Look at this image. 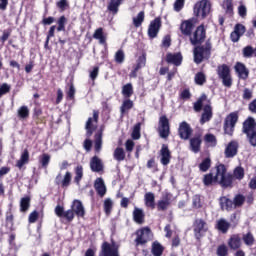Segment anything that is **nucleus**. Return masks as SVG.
<instances>
[{
	"label": "nucleus",
	"mask_w": 256,
	"mask_h": 256,
	"mask_svg": "<svg viewBox=\"0 0 256 256\" xmlns=\"http://www.w3.org/2000/svg\"><path fill=\"white\" fill-rule=\"evenodd\" d=\"M193 109L196 113H201L200 124L205 125L213 119V106H211V99L207 98V94H201L196 102L193 103Z\"/></svg>",
	"instance_id": "1"
},
{
	"label": "nucleus",
	"mask_w": 256,
	"mask_h": 256,
	"mask_svg": "<svg viewBox=\"0 0 256 256\" xmlns=\"http://www.w3.org/2000/svg\"><path fill=\"white\" fill-rule=\"evenodd\" d=\"M212 49L213 44L211 43V39L206 40L205 45L198 44L195 46L193 50L194 63H196V65H201L203 61H209V59H211Z\"/></svg>",
	"instance_id": "2"
},
{
	"label": "nucleus",
	"mask_w": 256,
	"mask_h": 256,
	"mask_svg": "<svg viewBox=\"0 0 256 256\" xmlns=\"http://www.w3.org/2000/svg\"><path fill=\"white\" fill-rule=\"evenodd\" d=\"M242 133L251 147H256V120L253 116L247 117L242 123Z\"/></svg>",
	"instance_id": "3"
},
{
	"label": "nucleus",
	"mask_w": 256,
	"mask_h": 256,
	"mask_svg": "<svg viewBox=\"0 0 256 256\" xmlns=\"http://www.w3.org/2000/svg\"><path fill=\"white\" fill-rule=\"evenodd\" d=\"M218 176V185L223 189H229L233 187V174L227 173V167L225 164H218L215 167Z\"/></svg>",
	"instance_id": "4"
},
{
	"label": "nucleus",
	"mask_w": 256,
	"mask_h": 256,
	"mask_svg": "<svg viewBox=\"0 0 256 256\" xmlns=\"http://www.w3.org/2000/svg\"><path fill=\"white\" fill-rule=\"evenodd\" d=\"M210 13H211V1L200 0L195 3L193 7L194 17H196L200 21H203L204 19H207V17H209Z\"/></svg>",
	"instance_id": "5"
},
{
	"label": "nucleus",
	"mask_w": 256,
	"mask_h": 256,
	"mask_svg": "<svg viewBox=\"0 0 256 256\" xmlns=\"http://www.w3.org/2000/svg\"><path fill=\"white\" fill-rule=\"evenodd\" d=\"M239 122V113L238 112H231L228 114L224 119L223 130L224 135H229V137H233L235 133V127Z\"/></svg>",
	"instance_id": "6"
},
{
	"label": "nucleus",
	"mask_w": 256,
	"mask_h": 256,
	"mask_svg": "<svg viewBox=\"0 0 256 256\" xmlns=\"http://www.w3.org/2000/svg\"><path fill=\"white\" fill-rule=\"evenodd\" d=\"M136 238L134 240V243L136 247L147 245L149 241H153V231H151V228L149 227H143L135 232Z\"/></svg>",
	"instance_id": "7"
},
{
	"label": "nucleus",
	"mask_w": 256,
	"mask_h": 256,
	"mask_svg": "<svg viewBox=\"0 0 256 256\" xmlns=\"http://www.w3.org/2000/svg\"><path fill=\"white\" fill-rule=\"evenodd\" d=\"M216 73L221 79L224 87H231L233 85V78L231 77V68L227 64H221L217 67Z\"/></svg>",
	"instance_id": "8"
},
{
	"label": "nucleus",
	"mask_w": 256,
	"mask_h": 256,
	"mask_svg": "<svg viewBox=\"0 0 256 256\" xmlns=\"http://www.w3.org/2000/svg\"><path fill=\"white\" fill-rule=\"evenodd\" d=\"M158 134L161 139H169V135H171V124L169 123L167 115L159 117Z\"/></svg>",
	"instance_id": "9"
},
{
	"label": "nucleus",
	"mask_w": 256,
	"mask_h": 256,
	"mask_svg": "<svg viewBox=\"0 0 256 256\" xmlns=\"http://www.w3.org/2000/svg\"><path fill=\"white\" fill-rule=\"evenodd\" d=\"M98 256H120L119 245H117L115 241H112V243L104 241Z\"/></svg>",
	"instance_id": "10"
},
{
	"label": "nucleus",
	"mask_w": 256,
	"mask_h": 256,
	"mask_svg": "<svg viewBox=\"0 0 256 256\" xmlns=\"http://www.w3.org/2000/svg\"><path fill=\"white\" fill-rule=\"evenodd\" d=\"M207 37V30L205 29V25L201 24L196 28L193 35L190 36L191 45L197 46L202 45Z\"/></svg>",
	"instance_id": "11"
},
{
	"label": "nucleus",
	"mask_w": 256,
	"mask_h": 256,
	"mask_svg": "<svg viewBox=\"0 0 256 256\" xmlns=\"http://www.w3.org/2000/svg\"><path fill=\"white\" fill-rule=\"evenodd\" d=\"M71 181H73V174L70 171H67L64 176L59 172L54 179V184L60 189H69Z\"/></svg>",
	"instance_id": "12"
},
{
	"label": "nucleus",
	"mask_w": 256,
	"mask_h": 256,
	"mask_svg": "<svg viewBox=\"0 0 256 256\" xmlns=\"http://www.w3.org/2000/svg\"><path fill=\"white\" fill-rule=\"evenodd\" d=\"M193 231L195 238L198 240L201 239V237H203V233H207V231H209L207 221L203 218L195 219L193 223Z\"/></svg>",
	"instance_id": "13"
},
{
	"label": "nucleus",
	"mask_w": 256,
	"mask_h": 256,
	"mask_svg": "<svg viewBox=\"0 0 256 256\" xmlns=\"http://www.w3.org/2000/svg\"><path fill=\"white\" fill-rule=\"evenodd\" d=\"M161 27H162L161 17H156L149 24L148 37L150 39H155V37L159 35V31H161Z\"/></svg>",
	"instance_id": "14"
},
{
	"label": "nucleus",
	"mask_w": 256,
	"mask_h": 256,
	"mask_svg": "<svg viewBox=\"0 0 256 256\" xmlns=\"http://www.w3.org/2000/svg\"><path fill=\"white\" fill-rule=\"evenodd\" d=\"M190 151L192 153H201V145H203V134L198 133L189 138Z\"/></svg>",
	"instance_id": "15"
},
{
	"label": "nucleus",
	"mask_w": 256,
	"mask_h": 256,
	"mask_svg": "<svg viewBox=\"0 0 256 256\" xmlns=\"http://www.w3.org/2000/svg\"><path fill=\"white\" fill-rule=\"evenodd\" d=\"M178 135L183 141H188V139H191V135H193V128H191L189 123L183 121L179 124Z\"/></svg>",
	"instance_id": "16"
},
{
	"label": "nucleus",
	"mask_w": 256,
	"mask_h": 256,
	"mask_svg": "<svg viewBox=\"0 0 256 256\" xmlns=\"http://www.w3.org/2000/svg\"><path fill=\"white\" fill-rule=\"evenodd\" d=\"M245 31H247L245 25L239 23L236 24L234 30L230 33V40L232 43H239L241 37L245 35Z\"/></svg>",
	"instance_id": "17"
},
{
	"label": "nucleus",
	"mask_w": 256,
	"mask_h": 256,
	"mask_svg": "<svg viewBox=\"0 0 256 256\" xmlns=\"http://www.w3.org/2000/svg\"><path fill=\"white\" fill-rule=\"evenodd\" d=\"M165 61L166 63H168V65H175V67H179L183 63V55L181 54V52H168L166 54Z\"/></svg>",
	"instance_id": "18"
},
{
	"label": "nucleus",
	"mask_w": 256,
	"mask_h": 256,
	"mask_svg": "<svg viewBox=\"0 0 256 256\" xmlns=\"http://www.w3.org/2000/svg\"><path fill=\"white\" fill-rule=\"evenodd\" d=\"M32 119L36 125H43L47 123V117L43 115V108L36 106L33 108Z\"/></svg>",
	"instance_id": "19"
},
{
	"label": "nucleus",
	"mask_w": 256,
	"mask_h": 256,
	"mask_svg": "<svg viewBox=\"0 0 256 256\" xmlns=\"http://www.w3.org/2000/svg\"><path fill=\"white\" fill-rule=\"evenodd\" d=\"M171 150H169V145L162 144L160 149V163L161 165L167 166L171 163Z\"/></svg>",
	"instance_id": "20"
},
{
	"label": "nucleus",
	"mask_w": 256,
	"mask_h": 256,
	"mask_svg": "<svg viewBox=\"0 0 256 256\" xmlns=\"http://www.w3.org/2000/svg\"><path fill=\"white\" fill-rule=\"evenodd\" d=\"M235 73H237L239 79H243V81H246V79H249V69L247 66H245L242 62H236L234 66Z\"/></svg>",
	"instance_id": "21"
},
{
	"label": "nucleus",
	"mask_w": 256,
	"mask_h": 256,
	"mask_svg": "<svg viewBox=\"0 0 256 256\" xmlns=\"http://www.w3.org/2000/svg\"><path fill=\"white\" fill-rule=\"evenodd\" d=\"M194 28L195 24H193V20L191 19L182 21L180 25V31L185 37H191Z\"/></svg>",
	"instance_id": "22"
},
{
	"label": "nucleus",
	"mask_w": 256,
	"mask_h": 256,
	"mask_svg": "<svg viewBox=\"0 0 256 256\" xmlns=\"http://www.w3.org/2000/svg\"><path fill=\"white\" fill-rule=\"evenodd\" d=\"M238 149L239 143L233 140L230 141L224 151L226 159H232V157H235V155H237Z\"/></svg>",
	"instance_id": "23"
},
{
	"label": "nucleus",
	"mask_w": 256,
	"mask_h": 256,
	"mask_svg": "<svg viewBox=\"0 0 256 256\" xmlns=\"http://www.w3.org/2000/svg\"><path fill=\"white\" fill-rule=\"evenodd\" d=\"M94 189L101 199L107 195V186H105V181H103V178H96L94 181Z\"/></svg>",
	"instance_id": "24"
},
{
	"label": "nucleus",
	"mask_w": 256,
	"mask_h": 256,
	"mask_svg": "<svg viewBox=\"0 0 256 256\" xmlns=\"http://www.w3.org/2000/svg\"><path fill=\"white\" fill-rule=\"evenodd\" d=\"M171 207V194H165L161 200L157 201V211H167Z\"/></svg>",
	"instance_id": "25"
},
{
	"label": "nucleus",
	"mask_w": 256,
	"mask_h": 256,
	"mask_svg": "<svg viewBox=\"0 0 256 256\" xmlns=\"http://www.w3.org/2000/svg\"><path fill=\"white\" fill-rule=\"evenodd\" d=\"M219 176H217V170L216 174L213 175L212 172L205 174L202 179V183L205 187H213V185H218Z\"/></svg>",
	"instance_id": "26"
},
{
	"label": "nucleus",
	"mask_w": 256,
	"mask_h": 256,
	"mask_svg": "<svg viewBox=\"0 0 256 256\" xmlns=\"http://www.w3.org/2000/svg\"><path fill=\"white\" fill-rule=\"evenodd\" d=\"M241 235L240 234H233L228 239V247L232 249V251H237V249H241Z\"/></svg>",
	"instance_id": "27"
},
{
	"label": "nucleus",
	"mask_w": 256,
	"mask_h": 256,
	"mask_svg": "<svg viewBox=\"0 0 256 256\" xmlns=\"http://www.w3.org/2000/svg\"><path fill=\"white\" fill-rule=\"evenodd\" d=\"M71 209L78 218L85 217V207H83L81 200H74Z\"/></svg>",
	"instance_id": "28"
},
{
	"label": "nucleus",
	"mask_w": 256,
	"mask_h": 256,
	"mask_svg": "<svg viewBox=\"0 0 256 256\" xmlns=\"http://www.w3.org/2000/svg\"><path fill=\"white\" fill-rule=\"evenodd\" d=\"M90 169L93 173H101L103 171V162L98 156H93L90 160Z\"/></svg>",
	"instance_id": "29"
},
{
	"label": "nucleus",
	"mask_w": 256,
	"mask_h": 256,
	"mask_svg": "<svg viewBox=\"0 0 256 256\" xmlns=\"http://www.w3.org/2000/svg\"><path fill=\"white\" fill-rule=\"evenodd\" d=\"M215 229H217L218 231H220V233H223V235H225L229 231V229H231V223H229L224 218H220L216 222Z\"/></svg>",
	"instance_id": "30"
},
{
	"label": "nucleus",
	"mask_w": 256,
	"mask_h": 256,
	"mask_svg": "<svg viewBox=\"0 0 256 256\" xmlns=\"http://www.w3.org/2000/svg\"><path fill=\"white\" fill-rule=\"evenodd\" d=\"M133 220L135 223H138V225H143V223H145V212H143V209L137 207L134 208Z\"/></svg>",
	"instance_id": "31"
},
{
	"label": "nucleus",
	"mask_w": 256,
	"mask_h": 256,
	"mask_svg": "<svg viewBox=\"0 0 256 256\" xmlns=\"http://www.w3.org/2000/svg\"><path fill=\"white\" fill-rule=\"evenodd\" d=\"M123 3V0H110V3L107 5V11L111 13V15H117L119 13V7H121V4Z\"/></svg>",
	"instance_id": "32"
},
{
	"label": "nucleus",
	"mask_w": 256,
	"mask_h": 256,
	"mask_svg": "<svg viewBox=\"0 0 256 256\" xmlns=\"http://www.w3.org/2000/svg\"><path fill=\"white\" fill-rule=\"evenodd\" d=\"M219 204H220V207L223 210H226V211H232L233 210V201L229 198H227L226 196H222L219 198Z\"/></svg>",
	"instance_id": "33"
},
{
	"label": "nucleus",
	"mask_w": 256,
	"mask_h": 256,
	"mask_svg": "<svg viewBox=\"0 0 256 256\" xmlns=\"http://www.w3.org/2000/svg\"><path fill=\"white\" fill-rule=\"evenodd\" d=\"M93 39H97L100 45H107V35L103 32V28L100 27L95 30L93 34Z\"/></svg>",
	"instance_id": "34"
},
{
	"label": "nucleus",
	"mask_w": 256,
	"mask_h": 256,
	"mask_svg": "<svg viewBox=\"0 0 256 256\" xmlns=\"http://www.w3.org/2000/svg\"><path fill=\"white\" fill-rule=\"evenodd\" d=\"M27 163H29V150L28 149H24V151L22 152L20 159L17 160L16 162V167L18 169H23L24 165H27Z\"/></svg>",
	"instance_id": "35"
},
{
	"label": "nucleus",
	"mask_w": 256,
	"mask_h": 256,
	"mask_svg": "<svg viewBox=\"0 0 256 256\" xmlns=\"http://www.w3.org/2000/svg\"><path fill=\"white\" fill-rule=\"evenodd\" d=\"M144 203L148 209H155V194L148 192L144 195Z\"/></svg>",
	"instance_id": "36"
},
{
	"label": "nucleus",
	"mask_w": 256,
	"mask_h": 256,
	"mask_svg": "<svg viewBox=\"0 0 256 256\" xmlns=\"http://www.w3.org/2000/svg\"><path fill=\"white\" fill-rule=\"evenodd\" d=\"M222 8L225 10V13L228 15V17H233L235 15L233 0H224Z\"/></svg>",
	"instance_id": "37"
},
{
	"label": "nucleus",
	"mask_w": 256,
	"mask_h": 256,
	"mask_svg": "<svg viewBox=\"0 0 256 256\" xmlns=\"http://www.w3.org/2000/svg\"><path fill=\"white\" fill-rule=\"evenodd\" d=\"M242 241L246 247H253L255 245V236L251 231H248L246 234L242 235Z\"/></svg>",
	"instance_id": "38"
},
{
	"label": "nucleus",
	"mask_w": 256,
	"mask_h": 256,
	"mask_svg": "<svg viewBox=\"0 0 256 256\" xmlns=\"http://www.w3.org/2000/svg\"><path fill=\"white\" fill-rule=\"evenodd\" d=\"M31 207V196H25L20 200V211L21 213H27Z\"/></svg>",
	"instance_id": "39"
},
{
	"label": "nucleus",
	"mask_w": 256,
	"mask_h": 256,
	"mask_svg": "<svg viewBox=\"0 0 256 256\" xmlns=\"http://www.w3.org/2000/svg\"><path fill=\"white\" fill-rule=\"evenodd\" d=\"M133 105H134L133 101L131 99H129V98H126L122 102V105L120 106V113H121L122 117L128 111H131V108L133 107Z\"/></svg>",
	"instance_id": "40"
},
{
	"label": "nucleus",
	"mask_w": 256,
	"mask_h": 256,
	"mask_svg": "<svg viewBox=\"0 0 256 256\" xmlns=\"http://www.w3.org/2000/svg\"><path fill=\"white\" fill-rule=\"evenodd\" d=\"M6 225H10L9 231H15V216L11 210L6 212Z\"/></svg>",
	"instance_id": "41"
},
{
	"label": "nucleus",
	"mask_w": 256,
	"mask_h": 256,
	"mask_svg": "<svg viewBox=\"0 0 256 256\" xmlns=\"http://www.w3.org/2000/svg\"><path fill=\"white\" fill-rule=\"evenodd\" d=\"M17 115H18V118L21 120L29 119V115H30L29 107L25 105L21 106L17 110Z\"/></svg>",
	"instance_id": "42"
},
{
	"label": "nucleus",
	"mask_w": 256,
	"mask_h": 256,
	"mask_svg": "<svg viewBox=\"0 0 256 256\" xmlns=\"http://www.w3.org/2000/svg\"><path fill=\"white\" fill-rule=\"evenodd\" d=\"M39 163L41 164L42 169H47L49 167V163H51V155L43 153L39 156Z\"/></svg>",
	"instance_id": "43"
},
{
	"label": "nucleus",
	"mask_w": 256,
	"mask_h": 256,
	"mask_svg": "<svg viewBox=\"0 0 256 256\" xmlns=\"http://www.w3.org/2000/svg\"><path fill=\"white\" fill-rule=\"evenodd\" d=\"M122 95L125 99H130L133 97V84L127 83L122 87Z\"/></svg>",
	"instance_id": "44"
},
{
	"label": "nucleus",
	"mask_w": 256,
	"mask_h": 256,
	"mask_svg": "<svg viewBox=\"0 0 256 256\" xmlns=\"http://www.w3.org/2000/svg\"><path fill=\"white\" fill-rule=\"evenodd\" d=\"M163 251H165V248L163 247V245H161V243L153 242V244H152V255L162 256Z\"/></svg>",
	"instance_id": "45"
},
{
	"label": "nucleus",
	"mask_w": 256,
	"mask_h": 256,
	"mask_svg": "<svg viewBox=\"0 0 256 256\" xmlns=\"http://www.w3.org/2000/svg\"><path fill=\"white\" fill-rule=\"evenodd\" d=\"M204 141L210 147H217V137L212 133L205 134Z\"/></svg>",
	"instance_id": "46"
},
{
	"label": "nucleus",
	"mask_w": 256,
	"mask_h": 256,
	"mask_svg": "<svg viewBox=\"0 0 256 256\" xmlns=\"http://www.w3.org/2000/svg\"><path fill=\"white\" fill-rule=\"evenodd\" d=\"M194 81L196 85L203 86L207 83V76L204 72H197L194 77Z\"/></svg>",
	"instance_id": "47"
},
{
	"label": "nucleus",
	"mask_w": 256,
	"mask_h": 256,
	"mask_svg": "<svg viewBox=\"0 0 256 256\" xmlns=\"http://www.w3.org/2000/svg\"><path fill=\"white\" fill-rule=\"evenodd\" d=\"M143 21H145V11H140L137 14V17L133 18V25L136 28L141 27V25H143Z\"/></svg>",
	"instance_id": "48"
},
{
	"label": "nucleus",
	"mask_w": 256,
	"mask_h": 256,
	"mask_svg": "<svg viewBox=\"0 0 256 256\" xmlns=\"http://www.w3.org/2000/svg\"><path fill=\"white\" fill-rule=\"evenodd\" d=\"M113 157L115 161H119V162L125 161V150L121 147H117L114 150Z\"/></svg>",
	"instance_id": "49"
},
{
	"label": "nucleus",
	"mask_w": 256,
	"mask_h": 256,
	"mask_svg": "<svg viewBox=\"0 0 256 256\" xmlns=\"http://www.w3.org/2000/svg\"><path fill=\"white\" fill-rule=\"evenodd\" d=\"M246 198L243 194H236L234 196V199L232 201L234 207H243V205L245 204Z\"/></svg>",
	"instance_id": "50"
},
{
	"label": "nucleus",
	"mask_w": 256,
	"mask_h": 256,
	"mask_svg": "<svg viewBox=\"0 0 256 256\" xmlns=\"http://www.w3.org/2000/svg\"><path fill=\"white\" fill-rule=\"evenodd\" d=\"M236 178L241 181L245 178V169L241 166H237L233 171V179Z\"/></svg>",
	"instance_id": "51"
},
{
	"label": "nucleus",
	"mask_w": 256,
	"mask_h": 256,
	"mask_svg": "<svg viewBox=\"0 0 256 256\" xmlns=\"http://www.w3.org/2000/svg\"><path fill=\"white\" fill-rule=\"evenodd\" d=\"M131 137L134 141L141 139V123L140 122L134 125Z\"/></svg>",
	"instance_id": "52"
},
{
	"label": "nucleus",
	"mask_w": 256,
	"mask_h": 256,
	"mask_svg": "<svg viewBox=\"0 0 256 256\" xmlns=\"http://www.w3.org/2000/svg\"><path fill=\"white\" fill-rule=\"evenodd\" d=\"M81 179H83V166L78 165L75 168L74 183H76V185H79V183H81Z\"/></svg>",
	"instance_id": "53"
},
{
	"label": "nucleus",
	"mask_w": 256,
	"mask_h": 256,
	"mask_svg": "<svg viewBox=\"0 0 256 256\" xmlns=\"http://www.w3.org/2000/svg\"><path fill=\"white\" fill-rule=\"evenodd\" d=\"M211 169V158L207 157L199 164V170L202 173H207V170Z\"/></svg>",
	"instance_id": "54"
},
{
	"label": "nucleus",
	"mask_w": 256,
	"mask_h": 256,
	"mask_svg": "<svg viewBox=\"0 0 256 256\" xmlns=\"http://www.w3.org/2000/svg\"><path fill=\"white\" fill-rule=\"evenodd\" d=\"M254 53L255 49L251 45H248L242 49V55L245 59H251Z\"/></svg>",
	"instance_id": "55"
},
{
	"label": "nucleus",
	"mask_w": 256,
	"mask_h": 256,
	"mask_svg": "<svg viewBox=\"0 0 256 256\" xmlns=\"http://www.w3.org/2000/svg\"><path fill=\"white\" fill-rule=\"evenodd\" d=\"M85 129H86V136L87 137H91V135H93L94 131H95V127H93V118H88L86 125H85Z\"/></svg>",
	"instance_id": "56"
},
{
	"label": "nucleus",
	"mask_w": 256,
	"mask_h": 256,
	"mask_svg": "<svg viewBox=\"0 0 256 256\" xmlns=\"http://www.w3.org/2000/svg\"><path fill=\"white\" fill-rule=\"evenodd\" d=\"M57 27L56 30L58 32L65 31V25H67V17L65 15H62L57 20Z\"/></svg>",
	"instance_id": "57"
},
{
	"label": "nucleus",
	"mask_w": 256,
	"mask_h": 256,
	"mask_svg": "<svg viewBox=\"0 0 256 256\" xmlns=\"http://www.w3.org/2000/svg\"><path fill=\"white\" fill-rule=\"evenodd\" d=\"M147 65V54L143 53L141 56L138 57L136 60V68L143 69Z\"/></svg>",
	"instance_id": "58"
},
{
	"label": "nucleus",
	"mask_w": 256,
	"mask_h": 256,
	"mask_svg": "<svg viewBox=\"0 0 256 256\" xmlns=\"http://www.w3.org/2000/svg\"><path fill=\"white\" fill-rule=\"evenodd\" d=\"M111 211H113V200L107 198L104 200V213L105 215H111Z\"/></svg>",
	"instance_id": "59"
},
{
	"label": "nucleus",
	"mask_w": 256,
	"mask_h": 256,
	"mask_svg": "<svg viewBox=\"0 0 256 256\" xmlns=\"http://www.w3.org/2000/svg\"><path fill=\"white\" fill-rule=\"evenodd\" d=\"M216 255L218 256H227L229 255V248L225 244H221L217 247Z\"/></svg>",
	"instance_id": "60"
},
{
	"label": "nucleus",
	"mask_w": 256,
	"mask_h": 256,
	"mask_svg": "<svg viewBox=\"0 0 256 256\" xmlns=\"http://www.w3.org/2000/svg\"><path fill=\"white\" fill-rule=\"evenodd\" d=\"M56 7L60 9L61 13H63V11H67V9H69V1L59 0L56 2Z\"/></svg>",
	"instance_id": "61"
},
{
	"label": "nucleus",
	"mask_w": 256,
	"mask_h": 256,
	"mask_svg": "<svg viewBox=\"0 0 256 256\" xmlns=\"http://www.w3.org/2000/svg\"><path fill=\"white\" fill-rule=\"evenodd\" d=\"M238 15L241 17V19H245L247 17V6L241 2L238 6Z\"/></svg>",
	"instance_id": "62"
},
{
	"label": "nucleus",
	"mask_w": 256,
	"mask_h": 256,
	"mask_svg": "<svg viewBox=\"0 0 256 256\" xmlns=\"http://www.w3.org/2000/svg\"><path fill=\"white\" fill-rule=\"evenodd\" d=\"M242 98L244 101H251L253 99V90L244 88Z\"/></svg>",
	"instance_id": "63"
},
{
	"label": "nucleus",
	"mask_w": 256,
	"mask_h": 256,
	"mask_svg": "<svg viewBox=\"0 0 256 256\" xmlns=\"http://www.w3.org/2000/svg\"><path fill=\"white\" fill-rule=\"evenodd\" d=\"M115 61L119 64H121L125 61V52H123L122 49L118 50L115 53Z\"/></svg>",
	"instance_id": "64"
}]
</instances>
